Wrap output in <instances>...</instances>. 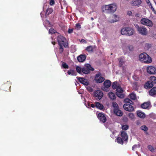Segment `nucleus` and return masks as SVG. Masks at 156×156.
Listing matches in <instances>:
<instances>
[{"label":"nucleus","mask_w":156,"mask_h":156,"mask_svg":"<svg viewBox=\"0 0 156 156\" xmlns=\"http://www.w3.org/2000/svg\"><path fill=\"white\" fill-rule=\"evenodd\" d=\"M81 41H82V42H84L85 41V40H84V39H82L81 40Z\"/></svg>","instance_id":"63"},{"label":"nucleus","mask_w":156,"mask_h":156,"mask_svg":"<svg viewBox=\"0 0 156 156\" xmlns=\"http://www.w3.org/2000/svg\"><path fill=\"white\" fill-rule=\"evenodd\" d=\"M71 75L73 76H76V73L75 70H70Z\"/></svg>","instance_id":"46"},{"label":"nucleus","mask_w":156,"mask_h":156,"mask_svg":"<svg viewBox=\"0 0 156 156\" xmlns=\"http://www.w3.org/2000/svg\"><path fill=\"white\" fill-rule=\"evenodd\" d=\"M134 26L137 28V31L139 30V28H140V27H139V25L137 24H135Z\"/></svg>","instance_id":"52"},{"label":"nucleus","mask_w":156,"mask_h":156,"mask_svg":"<svg viewBox=\"0 0 156 156\" xmlns=\"http://www.w3.org/2000/svg\"><path fill=\"white\" fill-rule=\"evenodd\" d=\"M57 40L59 45L63 46L65 48L67 47L68 43L66 41V39L64 37L60 36L58 37Z\"/></svg>","instance_id":"4"},{"label":"nucleus","mask_w":156,"mask_h":156,"mask_svg":"<svg viewBox=\"0 0 156 156\" xmlns=\"http://www.w3.org/2000/svg\"><path fill=\"white\" fill-rule=\"evenodd\" d=\"M153 86V84H151V83L150 81H147L145 83L144 85V87L146 89H147L148 88H152Z\"/></svg>","instance_id":"19"},{"label":"nucleus","mask_w":156,"mask_h":156,"mask_svg":"<svg viewBox=\"0 0 156 156\" xmlns=\"http://www.w3.org/2000/svg\"><path fill=\"white\" fill-rule=\"evenodd\" d=\"M117 82H114L113 83L112 85V87L113 89H116L117 88Z\"/></svg>","instance_id":"37"},{"label":"nucleus","mask_w":156,"mask_h":156,"mask_svg":"<svg viewBox=\"0 0 156 156\" xmlns=\"http://www.w3.org/2000/svg\"><path fill=\"white\" fill-rule=\"evenodd\" d=\"M94 70V69L89 64H85L84 67L82 68V72L85 74H87L90 73V71Z\"/></svg>","instance_id":"5"},{"label":"nucleus","mask_w":156,"mask_h":156,"mask_svg":"<svg viewBox=\"0 0 156 156\" xmlns=\"http://www.w3.org/2000/svg\"><path fill=\"white\" fill-rule=\"evenodd\" d=\"M139 58L141 62L149 64L152 62L151 57L145 52L140 54L139 56Z\"/></svg>","instance_id":"2"},{"label":"nucleus","mask_w":156,"mask_h":156,"mask_svg":"<svg viewBox=\"0 0 156 156\" xmlns=\"http://www.w3.org/2000/svg\"><path fill=\"white\" fill-rule=\"evenodd\" d=\"M140 128L142 130H144V131H147L148 129L147 127L145 125H144L141 126L140 127Z\"/></svg>","instance_id":"36"},{"label":"nucleus","mask_w":156,"mask_h":156,"mask_svg":"<svg viewBox=\"0 0 156 156\" xmlns=\"http://www.w3.org/2000/svg\"><path fill=\"white\" fill-rule=\"evenodd\" d=\"M130 97L131 99L133 100H135L136 99V94L133 93L130 94Z\"/></svg>","instance_id":"31"},{"label":"nucleus","mask_w":156,"mask_h":156,"mask_svg":"<svg viewBox=\"0 0 156 156\" xmlns=\"http://www.w3.org/2000/svg\"><path fill=\"white\" fill-rule=\"evenodd\" d=\"M134 32L133 29L129 27H126L122 28L121 30L122 34L131 36L133 34Z\"/></svg>","instance_id":"3"},{"label":"nucleus","mask_w":156,"mask_h":156,"mask_svg":"<svg viewBox=\"0 0 156 156\" xmlns=\"http://www.w3.org/2000/svg\"><path fill=\"white\" fill-rule=\"evenodd\" d=\"M123 107L125 110L129 112L133 111L134 109L132 105L128 103L124 104Z\"/></svg>","instance_id":"10"},{"label":"nucleus","mask_w":156,"mask_h":156,"mask_svg":"<svg viewBox=\"0 0 156 156\" xmlns=\"http://www.w3.org/2000/svg\"><path fill=\"white\" fill-rule=\"evenodd\" d=\"M103 84L105 87L104 88V89L105 90V88H108L111 85V81L109 80H106L104 82Z\"/></svg>","instance_id":"17"},{"label":"nucleus","mask_w":156,"mask_h":156,"mask_svg":"<svg viewBox=\"0 0 156 156\" xmlns=\"http://www.w3.org/2000/svg\"><path fill=\"white\" fill-rule=\"evenodd\" d=\"M142 2L141 0H133L130 2L131 6L136 7H139L141 4Z\"/></svg>","instance_id":"11"},{"label":"nucleus","mask_w":156,"mask_h":156,"mask_svg":"<svg viewBox=\"0 0 156 156\" xmlns=\"http://www.w3.org/2000/svg\"><path fill=\"white\" fill-rule=\"evenodd\" d=\"M118 60L119 61V67H121L125 63V62L124 59L122 58H119Z\"/></svg>","instance_id":"28"},{"label":"nucleus","mask_w":156,"mask_h":156,"mask_svg":"<svg viewBox=\"0 0 156 156\" xmlns=\"http://www.w3.org/2000/svg\"><path fill=\"white\" fill-rule=\"evenodd\" d=\"M98 118L99 119L100 122L104 123L106 121V118L105 115L103 113H99L97 115Z\"/></svg>","instance_id":"12"},{"label":"nucleus","mask_w":156,"mask_h":156,"mask_svg":"<svg viewBox=\"0 0 156 156\" xmlns=\"http://www.w3.org/2000/svg\"><path fill=\"white\" fill-rule=\"evenodd\" d=\"M112 106L114 108V110L119 108V106L115 102H113L112 103Z\"/></svg>","instance_id":"30"},{"label":"nucleus","mask_w":156,"mask_h":156,"mask_svg":"<svg viewBox=\"0 0 156 156\" xmlns=\"http://www.w3.org/2000/svg\"><path fill=\"white\" fill-rule=\"evenodd\" d=\"M147 4L149 5H151V4L150 3L149 0H145Z\"/></svg>","instance_id":"53"},{"label":"nucleus","mask_w":156,"mask_h":156,"mask_svg":"<svg viewBox=\"0 0 156 156\" xmlns=\"http://www.w3.org/2000/svg\"><path fill=\"white\" fill-rule=\"evenodd\" d=\"M128 49L130 51H132L133 50V48L132 45H130L128 47Z\"/></svg>","instance_id":"49"},{"label":"nucleus","mask_w":156,"mask_h":156,"mask_svg":"<svg viewBox=\"0 0 156 156\" xmlns=\"http://www.w3.org/2000/svg\"><path fill=\"white\" fill-rule=\"evenodd\" d=\"M108 95L109 98L111 99L114 100L116 98L115 96L114 93L111 92L108 93Z\"/></svg>","instance_id":"25"},{"label":"nucleus","mask_w":156,"mask_h":156,"mask_svg":"<svg viewBox=\"0 0 156 156\" xmlns=\"http://www.w3.org/2000/svg\"><path fill=\"white\" fill-rule=\"evenodd\" d=\"M122 130H126L129 128V126L127 125H124L122 126Z\"/></svg>","instance_id":"41"},{"label":"nucleus","mask_w":156,"mask_h":156,"mask_svg":"<svg viewBox=\"0 0 156 156\" xmlns=\"http://www.w3.org/2000/svg\"><path fill=\"white\" fill-rule=\"evenodd\" d=\"M91 20H94V18L93 17H91Z\"/></svg>","instance_id":"64"},{"label":"nucleus","mask_w":156,"mask_h":156,"mask_svg":"<svg viewBox=\"0 0 156 156\" xmlns=\"http://www.w3.org/2000/svg\"><path fill=\"white\" fill-rule=\"evenodd\" d=\"M140 22L142 24L150 27H152L153 25L152 21L147 18H143L141 20Z\"/></svg>","instance_id":"6"},{"label":"nucleus","mask_w":156,"mask_h":156,"mask_svg":"<svg viewBox=\"0 0 156 156\" xmlns=\"http://www.w3.org/2000/svg\"><path fill=\"white\" fill-rule=\"evenodd\" d=\"M76 70L77 72L79 73H80L82 72V68L79 66H77L76 67Z\"/></svg>","instance_id":"39"},{"label":"nucleus","mask_w":156,"mask_h":156,"mask_svg":"<svg viewBox=\"0 0 156 156\" xmlns=\"http://www.w3.org/2000/svg\"><path fill=\"white\" fill-rule=\"evenodd\" d=\"M87 89V90L90 92H92L93 90V89L90 87H88Z\"/></svg>","instance_id":"47"},{"label":"nucleus","mask_w":156,"mask_h":156,"mask_svg":"<svg viewBox=\"0 0 156 156\" xmlns=\"http://www.w3.org/2000/svg\"><path fill=\"white\" fill-rule=\"evenodd\" d=\"M129 116L131 119H133L134 118V115L132 113H129Z\"/></svg>","instance_id":"45"},{"label":"nucleus","mask_w":156,"mask_h":156,"mask_svg":"<svg viewBox=\"0 0 156 156\" xmlns=\"http://www.w3.org/2000/svg\"><path fill=\"white\" fill-rule=\"evenodd\" d=\"M147 73L150 74H156V68L153 66H149L147 69Z\"/></svg>","instance_id":"8"},{"label":"nucleus","mask_w":156,"mask_h":156,"mask_svg":"<svg viewBox=\"0 0 156 156\" xmlns=\"http://www.w3.org/2000/svg\"><path fill=\"white\" fill-rule=\"evenodd\" d=\"M138 145H134L132 147V149L133 151H134L136 148L138 147Z\"/></svg>","instance_id":"48"},{"label":"nucleus","mask_w":156,"mask_h":156,"mask_svg":"<svg viewBox=\"0 0 156 156\" xmlns=\"http://www.w3.org/2000/svg\"><path fill=\"white\" fill-rule=\"evenodd\" d=\"M149 94L151 96H154L156 94V87H154L149 91Z\"/></svg>","instance_id":"20"},{"label":"nucleus","mask_w":156,"mask_h":156,"mask_svg":"<svg viewBox=\"0 0 156 156\" xmlns=\"http://www.w3.org/2000/svg\"><path fill=\"white\" fill-rule=\"evenodd\" d=\"M139 33L143 35H146L147 34V29L144 27H140L138 30Z\"/></svg>","instance_id":"13"},{"label":"nucleus","mask_w":156,"mask_h":156,"mask_svg":"<svg viewBox=\"0 0 156 156\" xmlns=\"http://www.w3.org/2000/svg\"><path fill=\"white\" fill-rule=\"evenodd\" d=\"M137 114L138 117L141 118H144L145 116V114L141 111H137Z\"/></svg>","instance_id":"24"},{"label":"nucleus","mask_w":156,"mask_h":156,"mask_svg":"<svg viewBox=\"0 0 156 156\" xmlns=\"http://www.w3.org/2000/svg\"><path fill=\"white\" fill-rule=\"evenodd\" d=\"M122 93H116V94L117 97L121 98H123L124 97V94Z\"/></svg>","instance_id":"32"},{"label":"nucleus","mask_w":156,"mask_h":156,"mask_svg":"<svg viewBox=\"0 0 156 156\" xmlns=\"http://www.w3.org/2000/svg\"><path fill=\"white\" fill-rule=\"evenodd\" d=\"M117 142L118 143L123 144V140L120 137H118L117 139Z\"/></svg>","instance_id":"33"},{"label":"nucleus","mask_w":156,"mask_h":156,"mask_svg":"<svg viewBox=\"0 0 156 156\" xmlns=\"http://www.w3.org/2000/svg\"><path fill=\"white\" fill-rule=\"evenodd\" d=\"M55 3V2L54 0H50V4L51 5H52L54 4Z\"/></svg>","instance_id":"50"},{"label":"nucleus","mask_w":156,"mask_h":156,"mask_svg":"<svg viewBox=\"0 0 156 156\" xmlns=\"http://www.w3.org/2000/svg\"><path fill=\"white\" fill-rule=\"evenodd\" d=\"M112 18L113 19L110 21V22L112 23L117 22L119 20V17L115 14H114L112 15Z\"/></svg>","instance_id":"23"},{"label":"nucleus","mask_w":156,"mask_h":156,"mask_svg":"<svg viewBox=\"0 0 156 156\" xmlns=\"http://www.w3.org/2000/svg\"><path fill=\"white\" fill-rule=\"evenodd\" d=\"M91 107H92V108H94L95 106V105H94V104H91V105H90Z\"/></svg>","instance_id":"59"},{"label":"nucleus","mask_w":156,"mask_h":156,"mask_svg":"<svg viewBox=\"0 0 156 156\" xmlns=\"http://www.w3.org/2000/svg\"><path fill=\"white\" fill-rule=\"evenodd\" d=\"M147 148L149 150L151 151V152H154V148L151 145H148L147 146Z\"/></svg>","instance_id":"35"},{"label":"nucleus","mask_w":156,"mask_h":156,"mask_svg":"<svg viewBox=\"0 0 156 156\" xmlns=\"http://www.w3.org/2000/svg\"><path fill=\"white\" fill-rule=\"evenodd\" d=\"M3 87H7V89H4L5 91H7V90H9V89L10 87L11 86L9 84H8L7 83H6L3 85Z\"/></svg>","instance_id":"38"},{"label":"nucleus","mask_w":156,"mask_h":156,"mask_svg":"<svg viewBox=\"0 0 156 156\" xmlns=\"http://www.w3.org/2000/svg\"><path fill=\"white\" fill-rule=\"evenodd\" d=\"M127 13L129 16H131L132 15V12L130 11H128Z\"/></svg>","instance_id":"55"},{"label":"nucleus","mask_w":156,"mask_h":156,"mask_svg":"<svg viewBox=\"0 0 156 156\" xmlns=\"http://www.w3.org/2000/svg\"><path fill=\"white\" fill-rule=\"evenodd\" d=\"M129 103L131 105L133 104V102L130 99L129 101Z\"/></svg>","instance_id":"58"},{"label":"nucleus","mask_w":156,"mask_h":156,"mask_svg":"<svg viewBox=\"0 0 156 156\" xmlns=\"http://www.w3.org/2000/svg\"><path fill=\"white\" fill-rule=\"evenodd\" d=\"M149 81L154 85V84L156 83V77L154 76H151L150 77V80Z\"/></svg>","instance_id":"27"},{"label":"nucleus","mask_w":156,"mask_h":156,"mask_svg":"<svg viewBox=\"0 0 156 156\" xmlns=\"http://www.w3.org/2000/svg\"><path fill=\"white\" fill-rule=\"evenodd\" d=\"M116 90L117 91L116 93H122L123 92V90L119 86H118L117 88L116 89Z\"/></svg>","instance_id":"34"},{"label":"nucleus","mask_w":156,"mask_h":156,"mask_svg":"<svg viewBox=\"0 0 156 156\" xmlns=\"http://www.w3.org/2000/svg\"><path fill=\"white\" fill-rule=\"evenodd\" d=\"M130 99L128 98L126 99L125 100V101L126 102V103H129V101Z\"/></svg>","instance_id":"56"},{"label":"nucleus","mask_w":156,"mask_h":156,"mask_svg":"<svg viewBox=\"0 0 156 156\" xmlns=\"http://www.w3.org/2000/svg\"><path fill=\"white\" fill-rule=\"evenodd\" d=\"M94 97H97L98 99L100 100L103 97V94L102 91L98 90L94 91Z\"/></svg>","instance_id":"9"},{"label":"nucleus","mask_w":156,"mask_h":156,"mask_svg":"<svg viewBox=\"0 0 156 156\" xmlns=\"http://www.w3.org/2000/svg\"><path fill=\"white\" fill-rule=\"evenodd\" d=\"M100 73L97 74L95 76L94 80L97 83H101L103 82L105 80V78L101 76Z\"/></svg>","instance_id":"7"},{"label":"nucleus","mask_w":156,"mask_h":156,"mask_svg":"<svg viewBox=\"0 0 156 156\" xmlns=\"http://www.w3.org/2000/svg\"><path fill=\"white\" fill-rule=\"evenodd\" d=\"M150 103L149 102H144L141 105V107L144 109H147L149 106Z\"/></svg>","instance_id":"21"},{"label":"nucleus","mask_w":156,"mask_h":156,"mask_svg":"<svg viewBox=\"0 0 156 156\" xmlns=\"http://www.w3.org/2000/svg\"><path fill=\"white\" fill-rule=\"evenodd\" d=\"M114 112L115 114L119 116L122 115L123 113L122 111L119 109L114 110Z\"/></svg>","instance_id":"18"},{"label":"nucleus","mask_w":156,"mask_h":156,"mask_svg":"<svg viewBox=\"0 0 156 156\" xmlns=\"http://www.w3.org/2000/svg\"><path fill=\"white\" fill-rule=\"evenodd\" d=\"M134 85L136 86L137 85V83L136 82H135L133 83Z\"/></svg>","instance_id":"62"},{"label":"nucleus","mask_w":156,"mask_h":156,"mask_svg":"<svg viewBox=\"0 0 156 156\" xmlns=\"http://www.w3.org/2000/svg\"><path fill=\"white\" fill-rule=\"evenodd\" d=\"M62 66L63 67L64 69H68L69 66H68L65 62H63L62 64Z\"/></svg>","instance_id":"40"},{"label":"nucleus","mask_w":156,"mask_h":156,"mask_svg":"<svg viewBox=\"0 0 156 156\" xmlns=\"http://www.w3.org/2000/svg\"><path fill=\"white\" fill-rule=\"evenodd\" d=\"M94 47L93 46L90 45L86 47L85 50L89 52H92L94 51Z\"/></svg>","instance_id":"26"},{"label":"nucleus","mask_w":156,"mask_h":156,"mask_svg":"<svg viewBox=\"0 0 156 156\" xmlns=\"http://www.w3.org/2000/svg\"><path fill=\"white\" fill-rule=\"evenodd\" d=\"M115 134V133L114 132H113L112 134L111 135V136L113 138H114V134Z\"/></svg>","instance_id":"57"},{"label":"nucleus","mask_w":156,"mask_h":156,"mask_svg":"<svg viewBox=\"0 0 156 156\" xmlns=\"http://www.w3.org/2000/svg\"><path fill=\"white\" fill-rule=\"evenodd\" d=\"M63 46L61 45H59V53H62L64 50V49L63 47Z\"/></svg>","instance_id":"43"},{"label":"nucleus","mask_w":156,"mask_h":156,"mask_svg":"<svg viewBox=\"0 0 156 156\" xmlns=\"http://www.w3.org/2000/svg\"><path fill=\"white\" fill-rule=\"evenodd\" d=\"M76 78L78 81L81 83L85 85H88L89 84V83L87 80L85 78L83 77H77Z\"/></svg>","instance_id":"14"},{"label":"nucleus","mask_w":156,"mask_h":156,"mask_svg":"<svg viewBox=\"0 0 156 156\" xmlns=\"http://www.w3.org/2000/svg\"><path fill=\"white\" fill-rule=\"evenodd\" d=\"M117 9V5L115 4H112L105 5L102 8L103 11L108 13H113L115 12Z\"/></svg>","instance_id":"1"},{"label":"nucleus","mask_w":156,"mask_h":156,"mask_svg":"<svg viewBox=\"0 0 156 156\" xmlns=\"http://www.w3.org/2000/svg\"><path fill=\"white\" fill-rule=\"evenodd\" d=\"M53 11V9L51 8H48L46 10V14L48 15L51 14L52 13Z\"/></svg>","instance_id":"29"},{"label":"nucleus","mask_w":156,"mask_h":156,"mask_svg":"<svg viewBox=\"0 0 156 156\" xmlns=\"http://www.w3.org/2000/svg\"><path fill=\"white\" fill-rule=\"evenodd\" d=\"M75 27L78 30H80L81 27V25L79 23H77L76 24Z\"/></svg>","instance_id":"44"},{"label":"nucleus","mask_w":156,"mask_h":156,"mask_svg":"<svg viewBox=\"0 0 156 156\" xmlns=\"http://www.w3.org/2000/svg\"><path fill=\"white\" fill-rule=\"evenodd\" d=\"M67 73H68V74H69V75H71L70 70L69 71H68V72H67Z\"/></svg>","instance_id":"60"},{"label":"nucleus","mask_w":156,"mask_h":156,"mask_svg":"<svg viewBox=\"0 0 156 156\" xmlns=\"http://www.w3.org/2000/svg\"><path fill=\"white\" fill-rule=\"evenodd\" d=\"M95 107L98 108L102 110L104 108L103 105L99 102H95Z\"/></svg>","instance_id":"22"},{"label":"nucleus","mask_w":156,"mask_h":156,"mask_svg":"<svg viewBox=\"0 0 156 156\" xmlns=\"http://www.w3.org/2000/svg\"><path fill=\"white\" fill-rule=\"evenodd\" d=\"M56 32V30L52 28H50L49 30V33L51 34H55Z\"/></svg>","instance_id":"42"},{"label":"nucleus","mask_w":156,"mask_h":156,"mask_svg":"<svg viewBox=\"0 0 156 156\" xmlns=\"http://www.w3.org/2000/svg\"><path fill=\"white\" fill-rule=\"evenodd\" d=\"M51 43L53 45H55L56 43L55 42V41H52Z\"/></svg>","instance_id":"61"},{"label":"nucleus","mask_w":156,"mask_h":156,"mask_svg":"<svg viewBox=\"0 0 156 156\" xmlns=\"http://www.w3.org/2000/svg\"><path fill=\"white\" fill-rule=\"evenodd\" d=\"M73 29H69L68 30V33L69 34L72 33L73 32Z\"/></svg>","instance_id":"54"},{"label":"nucleus","mask_w":156,"mask_h":156,"mask_svg":"<svg viewBox=\"0 0 156 156\" xmlns=\"http://www.w3.org/2000/svg\"><path fill=\"white\" fill-rule=\"evenodd\" d=\"M86 55L85 54H81L77 57V60L79 62H83L86 59Z\"/></svg>","instance_id":"15"},{"label":"nucleus","mask_w":156,"mask_h":156,"mask_svg":"<svg viewBox=\"0 0 156 156\" xmlns=\"http://www.w3.org/2000/svg\"><path fill=\"white\" fill-rule=\"evenodd\" d=\"M151 9L152 10V11L155 14H156V11L154 9V8L153 7V6L151 5Z\"/></svg>","instance_id":"51"},{"label":"nucleus","mask_w":156,"mask_h":156,"mask_svg":"<svg viewBox=\"0 0 156 156\" xmlns=\"http://www.w3.org/2000/svg\"><path fill=\"white\" fill-rule=\"evenodd\" d=\"M121 136L124 141H126L128 140V136L126 132L124 131H122L121 133Z\"/></svg>","instance_id":"16"}]
</instances>
